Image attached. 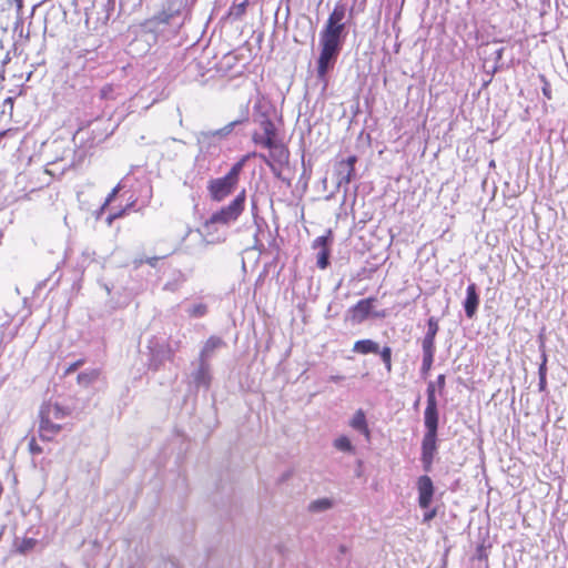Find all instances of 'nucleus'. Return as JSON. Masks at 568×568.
I'll list each match as a JSON object with an SVG mask.
<instances>
[{
  "label": "nucleus",
  "instance_id": "1",
  "mask_svg": "<svg viewBox=\"0 0 568 568\" xmlns=\"http://www.w3.org/2000/svg\"><path fill=\"white\" fill-rule=\"evenodd\" d=\"M245 201L246 191L242 190L230 204L214 212L211 217L203 223L202 229L196 230L204 245L219 244L226 240V235L221 233L217 226H227L237 221L245 209Z\"/></svg>",
  "mask_w": 568,
  "mask_h": 568
},
{
  "label": "nucleus",
  "instance_id": "2",
  "mask_svg": "<svg viewBox=\"0 0 568 568\" xmlns=\"http://www.w3.org/2000/svg\"><path fill=\"white\" fill-rule=\"evenodd\" d=\"M69 415V410L57 403H45L41 406L39 417V435L43 440H52L62 426L58 423Z\"/></svg>",
  "mask_w": 568,
  "mask_h": 568
},
{
  "label": "nucleus",
  "instance_id": "3",
  "mask_svg": "<svg viewBox=\"0 0 568 568\" xmlns=\"http://www.w3.org/2000/svg\"><path fill=\"white\" fill-rule=\"evenodd\" d=\"M244 164L245 159H242L231 168L226 175L209 182L207 191L212 201L222 202L235 191Z\"/></svg>",
  "mask_w": 568,
  "mask_h": 568
},
{
  "label": "nucleus",
  "instance_id": "4",
  "mask_svg": "<svg viewBox=\"0 0 568 568\" xmlns=\"http://www.w3.org/2000/svg\"><path fill=\"white\" fill-rule=\"evenodd\" d=\"M320 57L317 59L316 74L317 79L327 85V73L334 68L337 57L342 50L341 45L320 41Z\"/></svg>",
  "mask_w": 568,
  "mask_h": 568
},
{
  "label": "nucleus",
  "instance_id": "5",
  "mask_svg": "<svg viewBox=\"0 0 568 568\" xmlns=\"http://www.w3.org/2000/svg\"><path fill=\"white\" fill-rule=\"evenodd\" d=\"M376 300L374 297H368L361 300L354 305L352 308L347 311V320H349L353 324L363 323L368 316H374L377 318H382L386 316L385 311L374 312L373 305Z\"/></svg>",
  "mask_w": 568,
  "mask_h": 568
},
{
  "label": "nucleus",
  "instance_id": "6",
  "mask_svg": "<svg viewBox=\"0 0 568 568\" xmlns=\"http://www.w3.org/2000/svg\"><path fill=\"white\" fill-rule=\"evenodd\" d=\"M357 158L355 155L348 156L336 164L335 175L337 187L345 186L352 182L355 176V163Z\"/></svg>",
  "mask_w": 568,
  "mask_h": 568
},
{
  "label": "nucleus",
  "instance_id": "7",
  "mask_svg": "<svg viewBox=\"0 0 568 568\" xmlns=\"http://www.w3.org/2000/svg\"><path fill=\"white\" fill-rule=\"evenodd\" d=\"M418 505L420 508L427 509L434 497L435 487L429 476L423 475L417 479Z\"/></svg>",
  "mask_w": 568,
  "mask_h": 568
},
{
  "label": "nucleus",
  "instance_id": "8",
  "mask_svg": "<svg viewBox=\"0 0 568 568\" xmlns=\"http://www.w3.org/2000/svg\"><path fill=\"white\" fill-rule=\"evenodd\" d=\"M436 438L437 434L425 433L422 442V463L426 471L430 470L434 456L437 452Z\"/></svg>",
  "mask_w": 568,
  "mask_h": 568
},
{
  "label": "nucleus",
  "instance_id": "9",
  "mask_svg": "<svg viewBox=\"0 0 568 568\" xmlns=\"http://www.w3.org/2000/svg\"><path fill=\"white\" fill-rule=\"evenodd\" d=\"M345 31V23H325L323 30L320 33V41L343 45V34Z\"/></svg>",
  "mask_w": 568,
  "mask_h": 568
},
{
  "label": "nucleus",
  "instance_id": "10",
  "mask_svg": "<svg viewBox=\"0 0 568 568\" xmlns=\"http://www.w3.org/2000/svg\"><path fill=\"white\" fill-rule=\"evenodd\" d=\"M196 368L192 372V383L199 388H209L211 385V366L209 362L199 358Z\"/></svg>",
  "mask_w": 568,
  "mask_h": 568
},
{
  "label": "nucleus",
  "instance_id": "11",
  "mask_svg": "<svg viewBox=\"0 0 568 568\" xmlns=\"http://www.w3.org/2000/svg\"><path fill=\"white\" fill-rule=\"evenodd\" d=\"M183 3L181 0H168L163 10L152 21L156 23H170L181 14Z\"/></svg>",
  "mask_w": 568,
  "mask_h": 568
},
{
  "label": "nucleus",
  "instance_id": "12",
  "mask_svg": "<svg viewBox=\"0 0 568 568\" xmlns=\"http://www.w3.org/2000/svg\"><path fill=\"white\" fill-rule=\"evenodd\" d=\"M328 236H318L313 242V247L318 248L317 256H316V265L324 270L328 266V257H329V250L327 247L328 245Z\"/></svg>",
  "mask_w": 568,
  "mask_h": 568
},
{
  "label": "nucleus",
  "instance_id": "13",
  "mask_svg": "<svg viewBox=\"0 0 568 568\" xmlns=\"http://www.w3.org/2000/svg\"><path fill=\"white\" fill-rule=\"evenodd\" d=\"M479 305V296L477 294V287L473 283L468 285L466 291V300L464 302L465 313L468 318H473L477 312Z\"/></svg>",
  "mask_w": 568,
  "mask_h": 568
},
{
  "label": "nucleus",
  "instance_id": "14",
  "mask_svg": "<svg viewBox=\"0 0 568 568\" xmlns=\"http://www.w3.org/2000/svg\"><path fill=\"white\" fill-rule=\"evenodd\" d=\"M424 423L426 427V433L437 434L438 427V410L437 405H426L424 412Z\"/></svg>",
  "mask_w": 568,
  "mask_h": 568
},
{
  "label": "nucleus",
  "instance_id": "15",
  "mask_svg": "<svg viewBox=\"0 0 568 568\" xmlns=\"http://www.w3.org/2000/svg\"><path fill=\"white\" fill-rule=\"evenodd\" d=\"M225 345L224 341L217 336H211L204 344L201 353L200 359L209 362V359L213 356L214 352Z\"/></svg>",
  "mask_w": 568,
  "mask_h": 568
},
{
  "label": "nucleus",
  "instance_id": "16",
  "mask_svg": "<svg viewBox=\"0 0 568 568\" xmlns=\"http://www.w3.org/2000/svg\"><path fill=\"white\" fill-rule=\"evenodd\" d=\"M349 426L355 430L362 433L367 439H369L371 432L367 426L366 416L363 409L356 410L353 418L349 422Z\"/></svg>",
  "mask_w": 568,
  "mask_h": 568
},
{
  "label": "nucleus",
  "instance_id": "17",
  "mask_svg": "<svg viewBox=\"0 0 568 568\" xmlns=\"http://www.w3.org/2000/svg\"><path fill=\"white\" fill-rule=\"evenodd\" d=\"M353 352L358 354H378L379 345L372 339H361L355 342Z\"/></svg>",
  "mask_w": 568,
  "mask_h": 568
},
{
  "label": "nucleus",
  "instance_id": "18",
  "mask_svg": "<svg viewBox=\"0 0 568 568\" xmlns=\"http://www.w3.org/2000/svg\"><path fill=\"white\" fill-rule=\"evenodd\" d=\"M99 375H100L99 369H90V371L82 372L78 375V378H77L78 384L83 387H88L99 378Z\"/></svg>",
  "mask_w": 568,
  "mask_h": 568
},
{
  "label": "nucleus",
  "instance_id": "19",
  "mask_svg": "<svg viewBox=\"0 0 568 568\" xmlns=\"http://www.w3.org/2000/svg\"><path fill=\"white\" fill-rule=\"evenodd\" d=\"M333 507V500L329 498H318L316 500H313L308 505V510L311 513H322L331 509Z\"/></svg>",
  "mask_w": 568,
  "mask_h": 568
},
{
  "label": "nucleus",
  "instance_id": "20",
  "mask_svg": "<svg viewBox=\"0 0 568 568\" xmlns=\"http://www.w3.org/2000/svg\"><path fill=\"white\" fill-rule=\"evenodd\" d=\"M345 17H346V7H345V4L337 3V4H335L333 11L331 12V14H329V17L327 19V22L345 23L344 22Z\"/></svg>",
  "mask_w": 568,
  "mask_h": 568
},
{
  "label": "nucleus",
  "instance_id": "21",
  "mask_svg": "<svg viewBox=\"0 0 568 568\" xmlns=\"http://www.w3.org/2000/svg\"><path fill=\"white\" fill-rule=\"evenodd\" d=\"M270 156L272 160L283 163L287 160L288 153L283 145L276 143L274 148L271 149Z\"/></svg>",
  "mask_w": 568,
  "mask_h": 568
},
{
  "label": "nucleus",
  "instance_id": "22",
  "mask_svg": "<svg viewBox=\"0 0 568 568\" xmlns=\"http://www.w3.org/2000/svg\"><path fill=\"white\" fill-rule=\"evenodd\" d=\"M333 445H334V447L337 450H341V452H346V453H353L354 452V446L352 445L349 438L346 437V436L337 437L334 440Z\"/></svg>",
  "mask_w": 568,
  "mask_h": 568
},
{
  "label": "nucleus",
  "instance_id": "23",
  "mask_svg": "<svg viewBox=\"0 0 568 568\" xmlns=\"http://www.w3.org/2000/svg\"><path fill=\"white\" fill-rule=\"evenodd\" d=\"M378 353H379L381 358L385 365L386 371L389 373L392 371V349H390V347L385 346Z\"/></svg>",
  "mask_w": 568,
  "mask_h": 568
},
{
  "label": "nucleus",
  "instance_id": "24",
  "mask_svg": "<svg viewBox=\"0 0 568 568\" xmlns=\"http://www.w3.org/2000/svg\"><path fill=\"white\" fill-rule=\"evenodd\" d=\"M423 355L435 354V338L424 336L422 342Z\"/></svg>",
  "mask_w": 568,
  "mask_h": 568
},
{
  "label": "nucleus",
  "instance_id": "25",
  "mask_svg": "<svg viewBox=\"0 0 568 568\" xmlns=\"http://www.w3.org/2000/svg\"><path fill=\"white\" fill-rule=\"evenodd\" d=\"M206 312H207V307H206V305H204L202 303L192 305L187 310L189 315L192 317H202L206 314Z\"/></svg>",
  "mask_w": 568,
  "mask_h": 568
},
{
  "label": "nucleus",
  "instance_id": "26",
  "mask_svg": "<svg viewBox=\"0 0 568 568\" xmlns=\"http://www.w3.org/2000/svg\"><path fill=\"white\" fill-rule=\"evenodd\" d=\"M254 142L257 143V144H261L264 148H267L270 150L272 148H274V145L276 144L275 140H273L271 138H267L266 135H263V134H255L254 135Z\"/></svg>",
  "mask_w": 568,
  "mask_h": 568
},
{
  "label": "nucleus",
  "instance_id": "27",
  "mask_svg": "<svg viewBox=\"0 0 568 568\" xmlns=\"http://www.w3.org/2000/svg\"><path fill=\"white\" fill-rule=\"evenodd\" d=\"M262 129H263V135H266L267 138L275 140L276 130H275L273 122H271L270 120L263 121Z\"/></svg>",
  "mask_w": 568,
  "mask_h": 568
},
{
  "label": "nucleus",
  "instance_id": "28",
  "mask_svg": "<svg viewBox=\"0 0 568 568\" xmlns=\"http://www.w3.org/2000/svg\"><path fill=\"white\" fill-rule=\"evenodd\" d=\"M438 332V323L434 317H430L427 322V333L425 336L435 338Z\"/></svg>",
  "mask_w": 568,
  "mask_h": 568
},
{
  "label": "nucleus",
  "instance_id": "29",
  "mask_svg": "<svg viewBox=\"0 0 568 568\" xmlns=\"http://www.w3.org/2000/svg\"><path fill=\"white\" fill-rule=\"evenodd\" d=\"M433 362H434V355H423L422 373L424 375L428 374V372L432 368Z\"/></svg>",
  "mask_w": 568,
  "mask_h": 568
},
{
  "label": "nucleus",
  "instance_id": "30",
  "mask_svg": "<svg viewBox=\"0 0 568 568\" xmlns=\"http://www.w3.org/2000/svg\"><path fill=\"white\" fill-rule=\"evenodd\" d=\"M427 405H437L435 396V383L430 382L427 386Z\"/></svg>",
  "mask_w": 568,
  "mask_h": 568
},
{
  "label": "nucleus",
  "instance_id": "31",
  "mask_svg": "<svg viewBox=\"0 0 568 568\" xmlns=\"http://www.w3.org/2000/svg\"><path fill=\"white\" fill-rule=\"evenodd\" d=\"M237 123H239V121H233V122L229 123L227 125H225L223 129L215 131L213 133V135H221V136L227 135L232 132L233 128Z\"/></svg>",
  "mask_w": 568,
  "mask_h": 568
},
{
  "label": "nucleus",
  "instance_id": "32",
  "mask_svg": "<svg viewBox=\"0 0 568 568\" xmlns=\"http://www.w3.org/2000/svg\"><path fill=\"white\" fill-rule=\"evenodd\" d=\"M29 450L32 455H37V454H40L42 453V448L38 445L37 440L34 438H32L30 442H29Z\"/></svg>",
  "mask_w": 568,
  "mask_h": 568
},
{
  "label": "nucleus",
  "instance_id": "33",
  "mask_svg": "<svg viewBox=\"0 0 568 568\" xmlns=\"http://www.w3.org/2000/svg\"><path fill=\"white\" fill-rule=\"evenodd\" d=\"M121 190V185H116L112 191L111 193L108 195L106 200H105V203H104V206L108 205L109 203H111L113 201V199L116 196V194L119 193V191Z\"/></svg>",
  "mask_w": 568,
  "mask_h": 568
},
{
  "label": "nucleus",
  "instance_id": "34",
  "mask_svg": "<svg viewBox=\"0 0 568 568\" xmlns=\"http://www.w3.org/2000/svg\"><path fill=\"white\" fill-rule=\"evenodd\" d=\"M16 3H17V11H18V16H20L21 13V10H22V6H23V1L22 0H14ZM21 17H18V21L16 22V27H14V30L18 29V27L21 24Z\"/></svg>",
  "mask_w": 568,
  "mask_h": 568
},
{
  "label": "nucleus",
  "instance_id": "35",
  "mask_svg": "<svg viewBox=\"0 0 568 568\" xmlns=\"http://www.w3.org/2000/svg\"><path fill=\"white\" fill-rule=\"evenodd\" d=\"M546 363H547V357L546 355L544 354L542 355V362L539 366V369H538V375L539 376H546L547 375V367H546Z\"/></svg>",
  "mask_w": 568,
  "mask_h": 568
},
{
  "label": "nucleus",
  "instance_id": "36",
  "mask_svg": "<svg viewBox=\"0 0 568 568\" xmlns=\"http://www.w3.org/2000/svg\"><path fill=\"white\" fill-rule=\"evenodd\" d=\"M436 509L428 510L424 514V523H428L436 517Z\"/></svg>",
  "mask_w": 568,
  "mask_h": 568
},
{
  "label": "nucleus",
  "instance_id": "37",
  "mask_svg": "<svg viewBox=\"0 0 568 568\" xmlns=\"http://www.w3.org/2000/svg\"><path fill=\"white\" fill-rule=\"evenodd\" d=\"M445 379H446L445 375H443V374L438 375V377H437V379H436V384H437V386H438V388H439V389H443V388H444V386H445Z\"/></svg>",
  "mask_w": 568,
  "mask_h": 568
},
{
  "label": "nucleus",
  "instance_id": "38",
  "mask_svg": "<svg viewBox=\"0 0 568 568\" xmlns=\"http://www.w3.org/2000/svg\"><path fill=\"white\" fill-rule=\"evenodd\" d=\"M81 364H82V362H80V361H79V362H75V363H73V364H71V365L68 367V369H67V372H65V373L68 374V373L74 372L75 369H78V367H79Z\"/></svg>",
  "mask_w": 568,
  "mask_h": 568
},
{
  "label": "nucleus",
  "instance_id": "39",
  "mask_svg": "<svg viewBox=\"0 0 568 568\" xmlns=\"http://www.w3.org/2000/svg\"><path fill=\"white\" fill-rule=\"evenodd\" d=\"M160 258H161V257L153 256V257H149V258H146V261H145V262H146L149 265H151V266H153V267H154V266L156 265V263L159 262V260H160Z\"/></svg>",
  "mask_w": 568,
  "mask_h": 568
},
{
  "label": "nucleus",
  "instance_id": "40",
  "mask_svg": "<svg viewBox=\"0 0 568 568\" xmlns=\"http://www.w3.org/2000/svg\"><path fill=\"white\" fill-rule=\"evenodd\" d=\"M546 376H539V383H538V386H539V389L540 390H545L546 388Z\"/></svg>",
  "mask_w": 568,
  "mask_h": 568
},
{
  "label": "nucleus",
  "instance_id": "41",
  "mask_svg": "<svg viewBox=\"0 0 568 568\" xmlns=\"http://www.w3.org/2000/svg\"><path fill=\"white\" fill-rule=\"evenodd\" d=\"M3 106H4V108H6V106H9L10 109H12V108H13V99H12L11 97H9V98L4 99V101H3Z\"/></svg>",
  "mask_w": 568,
  "mask_h": 568
},
{
  "label": "nucleus",
  "instance_id": "42",
  "mask_svg": "<svg viewBox=\"0 0 568 568\" xmlns=\"http://www.w3.org/2000/svg\"><path fill=\"white\" fill-rule=\"evenodd\" d=\"M343 379H344V377H343V376H341V375H332V376L329 377V381H332V382H334V383H338V382H341V381H343Z\"/></svg>",
  "mask_w": 568,
  "mask_h": 568
},
{
  "label": "nucleus",
  "instance_id": "43",
  "mask_svg": "<svg viewBox=\"0 0 568 568\" xmlns=\"http://www.w3.org/2000/svg\"><path fill=\"white\" fill-rule=\"evenodd\" d=\"M338 551H339V554L344 555L348 551V548L345 545H341L338 547Z\"/></svg>",
  "mask_w": 568,
  "mask_h": 568
},
{
  "label": "nucleus",
  "instance_id": "44",
  "mask_svg": "<svg viewBox=\"0 0 568 568\" xmlns=\"http://www.w3.org/2000/svg\"><path fill=\"white\" fill-rule=\"evenodd\" d=\"M260 158L270 166L273 169V165L271 163V161L263 154L260 155Z\"/></svg>",
  "mask_w": 568,
  "mask_h": 568
}]
</instances>
